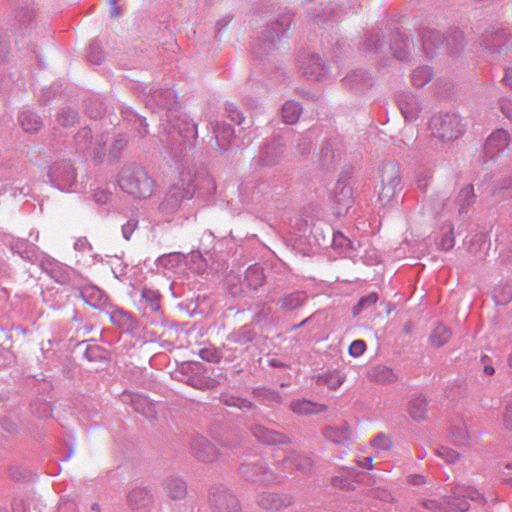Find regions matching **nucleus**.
Masks as SVG:
<instances>
[{"label": "nucleus", "mask_w": 512, "mask_h": 512, "mask_svg": "<svg viewBox=\"0 0 512 512\" xmlns=\"http://www.w3.org/2000/svg\"><path fill=\"white\" fill-rule=\"evenodd\" d=\"M215 189V182L207 172L184 169L179 174L178 182L168 188L159 205V212L166 222L176 218H188L190 213L185 210V201L191 200L196 190L211 195Z\"/></svg>", "instance_id": "nucleus-1"}, {"label": "nucleus", "mask_w": 512, "mask_h": 512, "mask_svg": "<svg viewBox=\"0 0 512 512\" xmlns=\"http://www.w3.org/2000/svg\"><path fill=\"white\" fill-rule=\"evenodd\" d=\"M467 499L481 505L486 504L485 497L474 487L457 485L452 495L443 498L441 501L434 499L422 500V506L432 512H466L469 509Z\"/></svg>", "instance_id": "nucleus-2"}, {"label": "nucleus", "mask_w": 512, "mask_h": 512, "mask_svg": "<svg viewBox=\"0 0 512 512\" xmlns=\"http://www.w3.org/2000/svg\"><path fill=\"white\" fill-rule=\"evenodd\" d=\"M118 184L121 190L140 199L149 198L154 191V180L139 165L124 166L119 172Z\"/></svg>", "instance_id": "nucleus-3"}, {"label": "nucleus", "mask_w": 512, "mask_h": 512, "mask_svg": "<svg viewBox=\"0 0 512 512\" xmlns=\"http://www.w3.org/2000/svg\"><path fill=\"white\" fill-rule=\"evenodd\" d=\"M461 118L452 113H440L430 120V130L434 137L446 142L458 138L463 133Z\"/></svg>", "instance_id": "nucleus-4"}, {"label": "nucleus", "mask_w": 512, "mask_h": 512, "mask_svg": "<svg viewBox=\"0 0 512 512\" xmlns=\"http://www.w3.org/2000/svg\"><path fill=\"white\" fill-rule=\"evenodd\" d=\"M381 189L379 191V200L383 205L389 204L401 190L400 166L395 162H388L382 165L380 169Z\"/></svg>", "instance_id": "nucleus-5"}, {"label": "nucleus", "mask_w": 512, "mask_h": 512, "mask_svg": "<svg viewBox=\"0 0 512 512\" xmlns=\"http://www.w3.org/2000/svg\"><path fill=\"white\" fill-rule=\"evenodd\" d=\"M147 105L151 108L157 106L164 113L161 115V126H165V122H172L177 116V95L172 88L156 89L151 91L147 98Z\"/></svg>", "instance_id": "nucleus-6"}, {"label": "nucleus", "mask_w": 512, "mask_h": 512, "mask_svg": "<svg viewBox=\"0 0 512 512\" xmlns=\"http://www.w3.org/2000/svg\"><path fill=\"white\" fill-rule=\"evenodd\" d=\"M51 185L63 192H75L77 175L73 165L68 161L53 163L48 170Z\"/></svg>", "instance_id": "nucleus-7"}, {"label": "nucleus", "mask_w": 512, "mask_h": 512, "mask_svg": "<svg viewBox=\"0 0 512 512\" xmlns=\"http://www.w3.org/2000/svg\"><path fill=\"white\" fill-rule=\"evenodd\" d=\"M239 474L247 481L266 484L278 482L284 478L283 475L270 470L264 460L242 464L239 467Z\"/></svg>", "instance_id": "nucleus-8"}, {"label": "nucleus", "mask_w": 512, "mask_h": 512, "mask_svg": "<svg viewBox=\"0 0 512 512\" xmlns=\"http://www.w3.org/2000/svg\"><path fill=\"white\" fill-rule=\"evenodd\" d=\"M209 502L213 512H241L236 496L222 485H216L210 489Z\"/></svg>", "instance_id": "nucleus-9"}, {"label": "nucleus", "mask_w": 512, "mask_h": 512, "mask_svg": "<svg viewBox=\"0 0 512 512\" xmlns=\"http://www.w3.org/2000/svg\"><path fill=\"white\" fill-rule=\"evenodd\" d=\"M40 267L55 282L61 285L71 283L77 276L75 269L59 262L49 255H43L41 257Z\"/></svg>", "instance_id": "nucleus-10"}, {"label": "nucleus", "mask_w": 512, "mask_h": 512, "mask_svg": "<svg viewBox=\"0 0 512 512\" xmlns=\"http://www.w3.org/2000/svg\"><path fill=\"white\" fill-rule=\"evenodd\" d=\"M313 466L314 461L310 456L292 449L285 452V457L282 460L277 461L278 475H283L284 477L288 471L297 470L309 473Z\"/></svg>", "instance_id": "nucleus-11"}, {"label": "nucleus", "mask_w": 512, "mask_h": 512, "mask_svg": "<svg viewBox=\"0 0 512 512\" xmlns=\"http://www.w3.org/2000/svg\"><path fill=\"white\" fill-rule=\"evenodd\" d=\"M159 293L155 290L144 287L140 293V299L138 301L139 309L143 311V314L148 317L151 313L154 317L150 320L153 325L165 327L167 321L164 319L162 312L160 311Z\"/></svg>", "instance_id": "nucleus-12"}, {"label": "nucleus", "mask_w": 512, "mask_h": 512, "mask_svg": "<svg viewBox=\"0 0 512 512\" xmlns=\"http://www.w3.org/2000/svg\"><path fill=\"white\" fill-rule=\"evenodd\" d=\"M191 451L194 457L203 463H212L218 459L217 447L204 436H195L191 440Z\"/></svg>", "instance_id": "nucleus-13"}, {"label": "nucleus", "mask_w": 512, "mask_h": 512, "mask_svg": "<svg viewBox=\"0 0 512 512\" xmlns=\"http://www.w3.org/2000/svg\"><path fill=\"white\" fill-rule=\"evenodd\" d=\"M169 124H171V129L176 131L184 141L194 140L198 135V125L186 114H180L178 112L172 122H165V126L163 127L165 130H168L170 134L171 130L168 128Z\"/></svg>", "instance_id": "nucleus-14"}, {"label": "nucleus", "mask_w": 512, "mask_h": 512, "mask_svg": "<svg viewBox=\"0 0 512 512\" xmlns=\"http://www.w3.org/2000/svg\"><path fill=\"white\" fill-rule=\"evenodd\" d=\"M106 314L112 324L118 327L122 332L134 334L138 331L139 323L130 312L119 307H112L110 310L106 311Z\"/></svg>", "instance_id": "nucleus-15"}, {"label": "nucleus", "mask_w": 512, "mask_h": 512, "mask_svg": "<svg viewBox=\"0 0 512 512\" xmlns=\"http://www.w3.org/2000/svg\"><path fill=\"white\" fill-rule=\"evenodd\" d=\"M333 199L336 204L337 214L342 215L352 207L354 203L352 187L347 180L338 179L333 188Z\"/></svg>", "instance_id": "nucleus-16"}, {"label": "nucleus", "mask_w": 512, "mask_h": 512, "mask_svg": "<svg viewBox=\"0 0 512 512\" xmlns=\"http://www.w3.org/2000/svg\"><path fill=\"white\" fill-rule=\"evenodd\" d=\"M121 401L125 404H130L136 412L147 418H154L156 416L154 403L142 394L124 391L121 394Z\"/></svg>", "instance_id": "nucleus-17"}, {"label": "nucleus", "mask_w": 512, "mask_h": 512, "mask_svg": "<svg viewBox=\"0 0 512 512\" xmlns=\"http://www.w3.org/2000/svg\"><path fill=\"white\" fill-rule=\"evenodd\" d=\"M300 70L307 79L314 81H320L328 74L325 62L317 54H311L306 60L302 61Z\"/></svg>", "instance_id": "nucleus-18"}, {"label": "nucleus", "mask_w": 512, "mask_h": 512, "mask_svg": "<svg viewBox=\"0 0 512 512\" xmlns=\"http://www.w3.org/2000/svg\"><path fill=\"white\" fill-rule=\"evenodd\" d=\"M162 489L171 500H183L188 493L186 481L179 475H169L162 481Z\"/></svg>", "instance_id": "nucleus-19"}, {"label": "nucleus", "mask_w": 512, "mask_h": 512, "mask_svg": "<svg viewBox=\"0 0 512 512\" xmlns=\"http://www.w3.org/2000/svg\"><path fill=\"white\" fill-rule=\"evenodd\" d=\"M152 503L153 495L146 487L137 486L127 495V504L134 511H147Z\"/></svg>", "instance_id": "nucleus-20"}, {"label": "nucleus", "mask_w": 512, "mask_h": 512, "mask_svg": "<svg viewBox=\"0 0 512 512\" xmlns=\"http://www.w3.org/2000/svg\"><path fill=\"white\" fill-rule=\"evenodd\" d=\"M307 299L308 296L305 291L295 290L281 295L277 299L276 305L281 312L289 313L301 308Z\"/></svg>", "instance_id": "nucleus-21"}, {"label": "nucleus", "mask_w": 512, "mask_h": 512, "mask_svg": "<svg viewBox=\"0 0 512 512\" xmlns=\"http://www.w3.org/2000/svg\"><path fill=\"white\" fill-rule=\"evenodd\" d=\"M284 145L280 138H274L267 143L259 155V162L262 166H273L277 164L283 155Z\"/></svg>", "instance_id": "nucleus-22"}, {"label": "nucleus", "mask_w": 512, "mask_h": 512, "mask_svg": "<svg viewBox=\"0 0 512 512\" xmlns=\"http://www.w3.org/2000/svg\"><path fill=\"white\" fill-rule=\"evenodd\" d=\"M398 105L407 121H415L422 110L418 98L411 92H404L398 96Z\"/></svg>", "instance_id": "nucleus-23"}, {"label": "nucleus", "mask_w": 512, "mask_h": 512, "mask_svg": "<svg viewBox=\"0 0 512 512\" xmlns=\"http://www.w3.org/2000/svg\"><path fill=\"white\" fill-rule=\"evenodd\" d=\"M292 497L286 494L263 492L257 498V504L266 510H280L292 504Z\"/></svg>", "instance_id": "nucleus-24"}, {"label": "nucleus", "mask_w": 512, "mask_h": 512, "mask_svg": "<svg viewBox=\"0 0 512 512\" xmlns=\"http://www.w3.org/2000/svg\"><path fill=\"white\" fill-rule=\"evenodd\" d=\"M253 434L259 442L265 445L287 444L290 442L287 436L262 425H256Z\"/></svg>", "instance_id": "nucleus-25"}, {"label": "nucleus", "mask_w": 512, "mask_h": 512, "mask_svg": "<svg viewBox=\"0 0 512 512\" xmlns=\"http://www.w3.org/2000/svg\"><path fill=\"white\" fill-rule=\"evenodd\" d=\"M345 86L354 90H364L373 85V78L367 70L357 69L349 73L344 79Z\"/></svg>", "instance_id": "nucleus-26"}, {"label": "nucleus", "mask_w": 512, "mask_h": 512, "mask_svg": "<svg viewBox=\"0 0 512 512\" xmlns=\"http://www.w3.org/2000/svg\"><path fill=\"white\" fill-rule=\"evenodd\" d=\"M509 135L504 129L494 131L485 142V150L493 157L496 152L504 151L509 145Z\"/></svg>", "instance_id": "nucleus-27"}, {"label": "nucleus", "mask_w": 512, "mask_h": 512, "mask_svg": "<svg viewBox=\"0 0 512 512\" xmlns=\"http://www.w3.org/2000/svg\"><path fill=\"white\" fill-rule=\"evenodd\" d=\"M324 437L335 444H346L352 439V430L349 424L328 426L323 430Z\"/></svg>", "instance_id": "nucleus-28"}, {"label": "nucleus", "mask_w": 512, "mask_h": 512, "mask_svg": "<svg viewBox=\"0 0 512 512\" xmlns=\"http://www.w3.org/2000/svg\"><path fill=\"white\" fill-rule=\"evenodd\" d=\"M11 250L24 260L34 262L38 258V247L26 239L18 238L11 242Z\"/></svg>", "instance_id": "nucleus-29"}, {"label": "nucleus", "mask_w": 512, "mask_h": 512, "mask_svg": "<svg viewBox=\"0 0 512 512\" xmlns=\"http://www.w3.org/2000/svg\"><path fill=\"white\" fill-rule=\"evenodd\" d=\"M409 414L413 420L421 422L428 415V401L423 395H414L408 403Z\"/></svg>", "instance_id": "nucleus-30"}, {"label": "nucleus", "mask_w": 512, "mask_h": 512, "mask_svg": "<svg viewBox=\"0 0 512 512\" xmlns=\"http://www.w3.org/2000/svg\"><path fill=\"white\" fill-rule=\"evenodd\" d=\"M291 409L298 415L307 416L324 412L328 407L321 403L312 402L307 399H300L292 402Z\"/></svg>", "instance_id": "nucleus-31"}, {"label": "nucleus", "mask_w": 512, "mask_h": 512, "mask_svg": "<svg viewBox=\"0 0 512 512\" xmlns=\"http://www.w3.org/2000/svg\"><path fill=\"white\" fill-rule=\"evenodd\" d=\"M256 337L254 328L251 325H243L238 329L231 331L226 339L229 342L240 346H246L251 343Z\"/></svg>", "instance_id": "nucleus-32"}, {"label": "nucleus", "mask_w": 512, "mask_h": 512, "mask_svg": "<svg viewBox=\"0 0 512 512\" xmlns=\"http://www.w3.org/2000/svg\"><path fill=\"white\" fill-rule=\"evenodd\" d=\"M265 282L263 268L258 264L249 266L244 273L243 285L251 290H256Z\"/></svg>", "instance_id": "nucleus-33"}, {"label": "nucleus", "mask_w": 512, "mask_h": 512, "mask_svg": "<svg viewBox=\"0 0 512 512\" xmlns=\"http://www.w3.org/2000/svg\"><path fill=\"white\" fill-rule=\"evenodd\" d=\"M194 366L191 364H183L181 366V372L182 371H190L191 375H188L184 381L189 386L199 389V390H207L212 387V381L205 377L200 375L199 373H196L193 371Z\"/></svg>", "instance_id": "nucleus-34"}, {"label": "nucleus", "mask_w": 512, "mask_h": 512, "mask_svg": "<svg viewBox=\"0 0 512 512\" xmlns=\"http://www.w3.org/2000/svg\"><path fill=\"white\" fill-rule=\"evenodd\" d=\"M423 49L429 58L434 57L435 50L444 44L443 35L435 30L427 31L423 34Z\"/></svg>", "instance_id": "nucleus-35"}, {"label": "nucleus", "mask_w": 512, "mask_h": 512, "mask_svg": "<svg viewBox=\"0 0 512 512\" xmlns=\"http://www.w3.org/2000/svg\"><path fill=\"white\" fill-rule=\"evenodd\" d=\"M369 377L371 380L382 384L394 383L398 379L393 369L385 365L374 366L369 373Z\"/></svg>", "instance_id": "nucleus-36"}, {"label": "nucleus", "mask_w": 512, "mask_h": 512, "mask_svg": "<svg viewBox=\"0 0 512 512\" xmlns=\"http://www.w3.org/2000/svg\"><path fill=\"white\" fill-rule=\"evenodd\" d=\"M383 47V35L379 31H375L366 35L360 50L366 54H378Z\"/></svg>", "instance_id": "nucleus-37"}, {"label": "nucleus", "mask_w": 512, "mask_h": 512, "mask_svg": "<svg viewBox=\"0 0 512 512\" xmlns=\"http://www.w3.org/2000/svg\"><path fill=\"white\" fill-rule=\"evenodd\" d=\"M18 120L25 132L35 133L40 130L43 125V122L39 115L32 111H23Z\"/></svg>", "instance_id": "nucleus-38"}, {"label": "nucleus", "mask_w": 512, "mask_h": 512, "mask_svg": "<svg viewBox=\"0 0 512 512\" xmlns=\"http://www.w3.org/2000/svg\"><path fill=\"white\" fill-rule=\"evenodd\" d=\"M476 195L472 184L465 185L460 189L457 197L456 204L458 206L459 213L462 214L475 203Z\"/></svg>", "instance_id": "nucleus-39"}, {"label": "nucleus", "mask_w": 512, "mask_h": 512, "mask_svg": "<svg viewBox=\"0 0 512 512\" xmlns=\"http://www.w3.org/2000/svg\"><path fill=\"white\" fill-rule=\"evenodd\" d=\"M408 42H409V38L404 37V35H402L401 33L394 32L392 34L390 48L393 51V54L397 59L403 61L408 58V52H407Z\"/></svg>", "instance_id": "nucleus-40"}, {"label": "nucleus", "mask_w": 512, "mask_h": 512, "mask_svg": "<svg viewBox=\"0 0 512 512\" xmlns=\"http://www.w3.org/2000/svg\"><path fill=\"white\" fill-rule=\"evenodd\" d=\"M345 381V375L338 370L327 371L318 376L317 382L321 385H326L330 389L339 388Z\"/></svg>", "instance_id": "nucleus-41"}, {"label": "nucleus", "mask_w": 512, "mask_h": 512, "mask_svg": "<svg viewBox=\"0 0 512 512\" xmlns=\"http://www.w3.org/2000/svg\"><path fill=\"white\" fill-rule=\"evenodd\" d=\"M302 111L300 103L292 100L287 101L282 107L283 121L287 124H295L299 120Z\"/></svg>", "instance_id": "nucleus-42"}, {"label": "nucleus", "mask_w": 512, "mask_h": 512, "mask_svg": "<svg viewBox=\"0 0 512 512\" xmlns=\"http://www.w3.org/2000/svg\"><path fill=\"white\" fill-rule=\"evenodd\" d=\"M215 140L220 148H225L230 144L232 137L234 136V129L232 126L227 124H217L214 128Z\"/></svg>", "instance_id": "nucleus-43"}, {"label": "nucleus", "mask_w": 512, "mask_h": 512, "mask_svg": "<svg viewBox=\"0 0 512 512\" xmlns=\"http://www.w3.org/2000/svg\"><path fill=\"white\" fill-rule=\"evenodd\" d=\"M266 184L260 178H251L250 180L244 181L240 185V191L247 196L254 197L256 195L264 193Z\"/></svg>", "instance_id": "nucleus-44"}, {"label": "nucleus", "mask_w": 512, "mask_h": 512, "mask_svg": "<svg viewBox=\"0 0 512 512\" xmlns=\"http://www.w3.org/2000/svg\"><path fill=\"white\" fill-rule=\"evenodd\" d=\"M451 337V331L444 325L438 324L429 336V341L432 346L441 347Z\"/></svg>", "instance_id": "nucleus-45"}, {"label": "nucleus", "mask_w": 512, "mask_h": 512, "mask_svg": "<svg viewBox=\"0 0 512 512\" xmlns=\"http://www.w3.org/2000/svg\"><path fill=\"white\" fill-rule=\"evenodd\" d=\"M433 77L432 68L429 66H421L416 68L411 75L412 82L417 87H424L431 81Z\"/></svg>", "instance_id": "nucleus-46"}, {"label": "nucleus", "mask_w": 512, "mask_h": 512, "mask_svg": "<svg viewBox=\"0 0 512 512\" xmlns=\"http://www.w3.org/2000/svg\"><path fill=\"white\" fill-rule=\"evenodd\" d=\"M451 436H452L453 442L457 446H469L470 445V442H471L470 434H469L467 426L463 423L453 426V428L451 430Z\"/></svg>", "instance_id": "nucleus-47"}, {"label": "nucleus", "mask_w": 512, "mask_h": 512, "mask_svg": "<svg viewBox=\"0 0 512 512\" xmlns=\"http://www.w3.org/2000/svg\"><path fill=\"white\" fill-rule=\"evenodd\" d=\"M81 296L83 300L92 307L100 306L104 299L103 292L97 287L86 288L82 290Z\"/></svg>", "instance_id": "nucleus-48"}, {"label": "nucleus", "mask_w": 512, "mask_h": 512, "mask_svg": "<svg viewBox=\"0 0 512 512\" xmlns=\"http://www.w3.org/2000/svg\"><path fill=\"white\" fill-rule=\"evenodd\" d=\"M186 256L181 252H171L168 254L161 255L158 258V263L167 269H172L176 266H179L184 260Z\"/></svg>", "instance_id": "nucleus-49"}, {"label": "nucleus", "mask_w": 512, "mask_h": 512, "mask_svg": "<svg viewBox=\"0 0 512 512\" xmlns=\"http://www.w3.org/2000/svg\"><path fill=\"white\" fill-rule=\"evenodd\" d=\"M378 300V295L375 292H370L366 296L361 297L357 304L352 308L354 316L359 315L362 311L372 308Z\"/></svg>", "instance_id": "nucleus-50"}, {"label": "nucleus", "mask_w": 512, "mask_h": 512, "mask_svg": "<svg viewBox=\"0 0 512 512\" xmlns=\"http://www.w3.org/2000/svg\"><path fill=\"white\" fill-rule=\"evenodd\" d=\"M77 148L80 151L88 152L92 144V131L89 127L81 128L75 136Z\"/></svg>", "instance_id": "nucleus-51"}, {"label": "nucleus", "mask_w": 512, "mask_h": 512, "mask_svg": "<svg viewBox=\"0 0 512 512\" xmlns=\"http://www.w3.org/2000/svg\"><path fill=\"white\" fill-rule=\"evenodd\" d=\"M57 120L62 126L70 127L77 123L78 113L70 107H65L58 112Z\"/></svg>", "instance_id": "nucleus-52"}, {"label": "nucleus", "mask_w": 512, "mask_h": 512, "mask_svg": "<svg viewBox=\"0 0 512 512\" xmlns=\"http://www.w3.org/2000/svg\"><path fill=\"white\" fill-rule=\"evenodd\" d=\"M493 298L497 305H504L512 299V286L499 285L493 289Z\"/></svg>", "instance_id": "nucleus-53"}, {"label": "nucleus", "mask_w": 512, "mask_h": 512, "mask_svg": "<svg viewBox=\"0 0 512 512\" xmlns=\"http://www.w3.org/2000/svg\"><path fill=\"white\" fill-rule=\"evenodd\" d=\"M105 59L103 49L96 42H92L89 46L88 60L94 65H100Z\"/></svg>", "instance_id": "nucleus-54"}, {"label": "nucleus", "mask_w": 512, "mask_h": 512, "mask_svg": "<svg viewBox=\"0 0 512 512\" xmlns=\"http://www.w3.org/2000/svg\"><path fill=\"white\" fill-rule=\"evenodd\" d=\"M257 397L266 404L281 402V395L274 390L263 388L256 391Z\"/></svg>", "instance_id": "nucleus-55"}, {"label": "nucleus", "mask_w": 512, "mask_h": 512, "mask_svg": "<svg viewBox=\"0 0 512 512\" xmlns=\"http://www.w3.org/2000/svg\"><path fill=\"white\" fill-rule=\"evenodd\" d=\"M107 140L108 137L103 134L96 137L95 140L92 139V144H90V149L88 150V153L93 155L94 157H100L104 152Z\"/></svg>", "instance_id": "nucleus-56"}, {"label": "nucleus", "mask_w": 512, "mask_h": 512, "mask_svg": "<svg viewBox=\"0 0 512 512\" xmlns=\"http://www.w3.org/2000/svg\"><path fill=\"white\" fill-rule=\"evenodd\" d=\"M222 401L227 406H234L240 409H250L252 407L250 401L233 395H222Z\"/></svg>", "instance_id": "nucleus-57"}, {"label": "nucleus", "mask_w": 512, "mask_h": 512, "mask_svg": "<svg viewBox=\"0 0 512 512\" xmlns=\"http://www.w3.org/2000/svg\"><path fill=\"white\" fill-rule=\"evenodd\" d=\"M436 454L448 464H454L460 458L458 452L446 446L439 447L436 450Z\"/></svg>", "instance_id": "nucleus-58"}, {"label": "nucleus", "mask_w": 512, "mask_h": 512, "mask_svg": "<svg viewBox=\"0 0 512 512\" xmlns=\"http://www.w3.org/2000/svg\"><path fill=\"white\" fill-rule=\"evenodd\" d=\"M92 198L96 204L105 205L111 200L112 193L107 188L97 187L93 190Z\"/></svg>", "instance_id": "nucleus-59"}, {"label": "nucleus", "mask_w": 512, "mask_h": 512, "mask_svg": "<svg viewBox=\"0 0 512 512\" xmlns=\"http://www.w3.org/2000/svg\"><path fill=\"white\" fill-rule=\"evenodd\" d=\"M371 444L378 452L387 451L392 447L391 439L383 433L375 436Z\"/></svg>", "instance_id": "nucleus-60"}, {"label": "nucleus", "mask_w": 512, "mask_h": 512, "mask_svg": "<svg viewBox=\"0 0 512 512\" xmlns=\"http://www.w3.org/2000/svg\"><path fill=\"white\" fill-rule=\"evenodd\" d=\"M129 121L134 123L138 131V134L141 137H144L148 134V123L146 122V119L144 117H141L140 115L131 112L129 114Z\"/></svg>", "instance_id": "nucleus-61"}, {"label": "nucleus", "mask_w": 512, "mask_h": 512, "mask_svg": "<svg viewBox=\"0 0 512 512\" xmlns=\"http://www.w3.org/2000/svg\"><path fill=\"white\" fill-rule=\"evenodd\" d=\"M31 410L38 418H46L52 414L51 406L47 402H35L31 405Z\"/></svg>", "instance_id": "nucleus-62"}, {"label": "nucleus", "mask_w": 512, "mask_h": 512, "mask_svg": "<svg viewBox=\"0 0 512 512\" xmlns=\"http://www.w3.org/2000/svg\"><path fill=\"white\" fill-rule=\"evenodd\" d=\"M190 269L201 274L206 269V261L199 252H192L190 255Z\"/></svg>", "instance_id": "nucleus-63"}, {"label": "nucleus", "mask_w": 512, "mask_h": 512, "mask_svg": "<svg viewBox=\"0 0 512 512\" xmlns=\"http://www.w3.org/2000/svg\"><path fill=\"white\" fill-rule=\"evenodd\" d=\"M199 357L206 361L211 363H217L221 359L220 352L215 348H209L205 347L199 350Z\"/></svg>", "instance_id": "nucleus-64"}]
</instances>
